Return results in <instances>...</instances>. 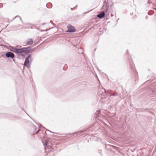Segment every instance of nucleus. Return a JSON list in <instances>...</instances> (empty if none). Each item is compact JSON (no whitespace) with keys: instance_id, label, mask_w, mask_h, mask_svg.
I'll return each instance as SVG.
<instances>
[{"instance_id":"2","label":"nucleus","mask_w":156,"mask_h":156,"mask_svg":"<svg viewBox=\"0 0 156 156\" xmlns=\"http://www.w3.org/2000/svg\"><path fill=\"white\" fill-rule=\"evenodd\" d=\"M31 55H29L26 58L25 62H24V65L25 66L27 67L28 68L30 67V65L29 64V59L30 58Z\"/></svg>"},{"instance_id":"5","label":"nucleus","mask_w":156,"mask_h":156,"mask_svg":"<svg viewBox=\"0 0 156 156\" xmlns=\"http://www.w3.org/2000/svg\"><path fill=\"white\" fill-rule=\"evenodd\" d=\"M33 43V40L30 38H29L28 39V41H26L25 43H24V44H25L24 45H30L32 44Z\"/></svg>"},{"instance_id":"7","label":"nucleus","mask_w":156,"mask_h":156,"mask_svg":"<svg viewBox=\"0 0 156 156\" xmlns=\"http://www.w3.org/2000/svg\"><path fill=\"white\" fill-rule=\"evenodd\" d=\"M44 146H45V145L47 146V147H48L49 146H48V143L47 140H45V144H44ZM45 149H46V147H45Z\"/></svg>"},{"instance_id":"18","label":"nucleus","mask_w":156,"mask_h":156,"mask_svg":"<svg viewBox=\"0 0 156 156\" xmlns=\"http://www.w3.org/2000/svg\"><path fill=\"white\" fill-rule=\"evenodd\" d=\"M49 131H50V132H51V131H50V130H49Z\"/></svg>"},{"instance_id":"11","label":"nucleus","mask_w":156,"mask_h":156,"mask_svg":"<svg viewBox=\"0 0 156 156\" xmlns=\"http://www.w3.org/2000/svg\"><path fill=\"white\" fill-rule=\"evenodd\" d=\"M118 95V94L117 93H114L112 94H111L110 95V97L111 96H116Z\"/></svg>"},{"instance_id":"3","label":"nucleus","mask_w":156,"mask_h":156,"mask_svg":"<svg viewBox=\"0 0 156 156\" xmlns=\"http://www.w3.org/2000/svg\"><path fill=\"white\" fill-rule=\"evenodd\" d=\"M67 28L68 30L67 32L69 33L74 32L76 30L75 27L70 25L68 26Z\"/></svg>"},{"instance_id":"17","label":"nucleus","mask_w":156,"mask_h":156,"mask_svg":"<svg viewBox=\"0 0 156 156\" xmlns=\"http://www.w3.org/2000/svg\"><path fill=\"white\" fill-rule=\"evenodd\" d=\"M49 147H50V148H51V146H50H50H49Z\"/></svg>"},{"instance_id":"19","label":"nucleus","mask_w":156,"mask_h":156,"mask_svg":"<svg viewBox=\"0 0 156 156\" xmlns=\"http://www.w3.org/2000/svg\"><path fill=\"white\" fill-rule=\"evenodd\" d=\"M49 131H50V132H51V131H50V130H49Z\"/></svg>"},{"instance_id":"8","label":"nucleus","mask_w":156,"mask_h":156,"mask_svg":"<svg viewBox=\"0 0 156 156\" xmlns=\"http://www.w3.org/2000/svg\"><path fill=\"white\" fill-rule=\"evenodd\" d=\"M16 48H12L11 49H10L11 51H13L15 53L16 52Z\"/></svg>"},{"instance_id":"6","label":"nucleus","mask_w":156,"mask_h":156,"mask_svg":"<svg viewBox=\"0 0 156 156\" xmlns=\"http://www.w3.org/2000/svg\"><path fill=\"white\" fill-rule=\"evenodd\" d=\"M105 15V14L104 12H103L101 13L98 14L97 15V17L99 18L102 19L104 17Z\"/></svg>"},{"instance_id":"14","label":"nucleus","mask_w":156,"mask_h":156,"mask_svg":"<svg viewBox=\"0 0 156 156\" xmlns=\"http://www.w3.org/2000/svg\"><path fill=\"white\" fill-rule=\"evenodd\" d=\"M107 9H106V11H105V12H107Z\"/></svg>"},{"instance_id":"12","label":"nucleus","mask_w":156,"mask_h":156,"mask_svg":"<svg viewBox=\"0 0 156 156\" xmlns=\"http://www.w3.org/2000/svg\"><path fill=\"white\" fill-rule=\"evenodd\" d=\"M101 90H102V91H104L105 92H106L105 90V89L103 88H102L101 89Z\"/></svg>"},{"instance_id":"20","label":"nucleus","mask_w":156,"mask_h":156,"mask_svg":"<svg viewBox=\"0 0 156 156\" xmlns=\"http://www.w3.org/2000/svg\"><path fill=\"white\" fill-rule=\"evenodd\" d=\"M155 9L156 10V8Z\"/></svg>"},{"instance_id":"1","label":"nucleus","mask_w":156,"mask_h":156,"mask_svg":"<svg viewBox=\"0 0 156 156\" xmlns=\"http://www.w3.org/2000/svg\"><path fill=\"white\" fill-rule=\"evenodd\" d=\"M31 49V48H16V52L17 53H20L23 52L27 53Z\"/></svg>"},{"instance_id":"16","label":"nucleus","mask_w":156,"mask_h":156,"mask_svg":"<svg viewBox=\"0 0 156 156\" xmlns=\"http://www.w3.org/2000/svg\"><path fill=\"white\" fill-rule=\"evenodd\" d=\"M20 55H22V56H23V55H22V54H20Z\"/></svg>"},{"instance_id":"13","label":"nucleus","mask_w":156,"mask_h":156,"mask_svg":"<svg viewBox=\"0 0 156 156\" xmlns=\"http://www.w3.org/2000/svg\"><path fill=\"white\" fill-rule=\"evenodd\" d=\"M17 17H19V18H20V20H21V18H20L19 16H17ZM16 17V16L14 18V19Z\"/></svg>"},{"instance_id":"15","label":"nucleus","mask_w":156,"mask_h":156,"mask_svg":"<svg viewBox=\"0 0 156 156\" xmlns=\"http://www.w3.org/2000/svg\"><path fill=\"white\" fill-rule=\"evenodd\" d=\"M45 24V23H43L42 24L43 25Z\"/></svg>"},{"instance_id":"9","label":"nucleus","mask_w":156,"mask_h":156,"mask_svg":"<svg viewBox=\"0 0 156 156\" xmlns=\"http://www.w3.org/2000/svg\"><path fill=\"white\" fill-rule=\"evenodd\" d=\"M46 6L48 8H50L52 7V5L51 3H48Z\"/></svg>"},{"instance_id":"10","label":"nucleus","mask_w":156,"mask_h":156,"mask_svg":"<svg viewBox=\"0 0 156 156\" xmlns=\"http://www.w3.org/2000/svg\"><path fill=\"white\" fill-rule=\"evenodd\" d=\"M100 111H97L95 113V115L97 116L96 117H97L99 116Z\"/></svg>"},{"instance_id":"4","label":"nucleus","mask_w":156,"mask_h":156,"mask_svg":"<svg viewBox=\"0 0 156 156\" xmlns=\"http://www.w3.org/2000/svg\"><path fill=\"white\" fill-rule=\"evenodd\" d=\"M5 56L8 58H14L15 55L12 52H8L6 53Z\"/></svg>"}]
</instances>
